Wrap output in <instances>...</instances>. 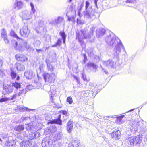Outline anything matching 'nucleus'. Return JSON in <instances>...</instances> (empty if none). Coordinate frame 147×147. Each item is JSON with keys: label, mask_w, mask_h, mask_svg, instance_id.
<instances>
[{"label": "nucleus", "mask_w": 147, "mask_h": 147, "mask_svg": "<svg viewBox=\"0 0 147 147\" xmlns=\"http://www.w3.org/2000/svg\"><path fill=\"white\" fill-rule=\"evenodd\" d=\"M105 41L107 45L111 47L115 46L114 49L115 52L114 55L117 57H119L122 49H123L125 51L124 47L120 39L118 38L117 39L115 36L111 34L107 36L105 38Z\"/></svg>", "instance_id": "obj_1"}, {"label": "nucleus", "mask_w": 147, "mask_h": 147, "mask_svg": "<svg viewBox=\"0 0 147 147\" xmlns=\"http://www.w3.org/2000/svg\"><path fill=\"white\" fill-rule=\"evenodd\" d=\"M95 29V28L92 27L90 28L89 32L87 28L81 29L80 31L76 32V38L78 39L79 42L81 44L83 42L84 39H89L91 38L93 34V31Z\"/></svg>", "instance_id": "obj_2"}, {"label": "nucleus", "mask_w": 147, "mask_h": 147, "mask_svg": "<svg viewBox=\"0 0 147 147\" xmlns=\"http://www.w3.org/2000/svg\"><path fill=\"white\" fill-rule=\"evenodd\" d=\"M14 47L16 50L21 52L23 51L25 48L28 51H32L34 50L29 45H27L26 42L21 39L20 40V43L18 45L17 42H15Z\"/></svg>", "instance_id": "obj_3"}, {"label": "nucleus", "mask_w": 147, "mask_h": 147, "mask_svg": "<svg viewBox=\"0 0 147 147\" xmlns=\"http://www.w3.org/2000/svg\"><path fill=\"white\" fill-rule=\"evenodd\" d=\"M127 140L131 146H139L142 141V138L141 135H137L136 136H129L128 137Z\"/></svg>", "instance_id": "obj_4"}, {"label": "nucleus", "mask_w": 147, "mask_h": 147, "mask_svg": "<svg viewBox=\"0 0 147 147\" xmlns=\"http://www.w3.org/2000/svg\"><path fill=\"white\" fill-rule=\"evenodd\" d=\"M43 76L45 81L50 83L54 82L57 78L56 75L53 73L51 74L45 73Z\"/></svg>", "instance_id": "obj_5"}, {"label": "nucleus", "mask_w": 147, "mask_h": 147, "mask_svg": "<svg viewBox=\"0 0 147 147\" xmlns=\"http://www.w3.org/2000/svg\"><path fill=\"white\" fill-rule=\"evenodd\" d=\"M20 35L24 37H27L30 33V30L28 28L27 24H25L20 30Z\"/></svg>", "instance_id": "obj_6"}, {"label": "nucleus", "mask_w": 147, "mask_h": 147, "mask_svg": "<svg viewBox=\"0 0 147 147\" xmlns=\"http://www.w3.org/2000/svg\"><path fill=\"white\" fill-rule=\"evenodd\" d=\"M94 12L92 10L91 7H90L88 9L86 10L84 12V17L86 18L91 19L95 18L94 15Z\"/></svg>", "instance_id": "obj_7"}, {"label": "nucleus", "mask_w": 147, "mask_h": 147, "mask_svg": "<svg viewBox=\"0 0 147 147\" xmlns=\"http://www.w3.org/2000/svg\"><path fill=\"white\" fill-rule=\"evenodd\" d=\"M102 63L104 66L109 68L113 67L115 64V63L113 60L110 59L103 61Z\"/></svg>", "instance_id": "obj_8"}, {"label": "nucleus", "mask_w": 147, "mask_h": 147, "mask_svg": "<svg viewBox=\"0 0 147 147\" xmlns=\"http://www.w3.org/2000/svg\"><path fill=\"white\" fill-rule=\"evenodd\" d=\"M15 111L16 112H24L27 111H33V109H29L27 107H25L22 106H19L16 107L15 109Z\"/></svg>", "instance_id": "obj_9"}, {"label": "nucleus", "mask_w": 147, "mask_h": 147, "mask_svg": "<svg viewBox=\"0 0 147 147\" xmlns=\"http://www.w3.org/2000/svg\"><path fill=\"white\" fill-rule=\"evenodd\" d=\"M13 88L12 85L3 86V92L5 94H9L13 91Z\"/></svg>", "instance_id": "obj_10"}, {"label": "nucleus", "mask_w": 147, "mask_h": 147, "mask_svg": "<svg viewBox=\"0 0 147 147\" xmlns=\"http://www.w3.org/2000/svg\"><path fill=\"white\" fill-rule=\"evenodd\" d=\"M1 35L5 43L8 44L9 43V41L8 38L7 32L4 28H3L1 30Z\"/></svg>", "instance_id": "obj_11"}, {"label": "nucleus", "mask_w": 147, "mask_h": 147, "mask_svg": "<svg viewBox=\"0 0 147 147\" xmlns=\"http://www.w3.org/2000/svg\"><path fill=\"white\" fill-rule=\"evenodd\" d=\"M16 59L18 61L21 62L26 61L28 60L27 57L23 55L17 54L15 55Z\"/></svg>", "instance_id": "obj_12"}, {"label": "nucleus", "mask_w": 147, "mask_h": 147, "mask_svg": "<svg viewBox=\"0 0 147 147\" xmlns=\"http://www.w3.org/2000/svg\"><path fill=\"white\" fill-rule=\"evenodd\" d=\"M5 145L7 147H14V146L16 145L15 144L14 141L12 138L9 137L6 142Z\"/></svg>", "instance_id": "obj_13"}, {"label": "nucleus", "mask_w": 147, "mask_h": 147, "mask_svg": "<svg viewBox=\"0 0 147 147\" xmlns=\"http://www.w3.org/2000/svg\"><path fill=\"white\" fill-rule=\"evenodd\" d=\"M50 138L47 136L44 138L42 141V145L43 147H48L49 146Z\"/></svg>", "instance_id": "obj_14"}, {"label": "nucleus", "mask_w": 147, "mask_h": 147, "mask_svg": "<svg viewBox=\"0 0 147 147\" xmlns=\"http://www.w3.org/2000/svg\"><path fill=\"white\" fill-rule=\"evenodd\" d=\"M30 12L26 10L24 11L22 13V18L26 20H28L30 19L32 14H31Z\"/></svg>", "instance_id": "obj_15"}, {"label": "nucleus", "mask_w": 147, "mask_h": 147, "mask_svg": "<svg viewBox=\"0 0 147 147\" xmlns=\"http://www.w3.org/2000/svg\"><path fill=\"white\" fill-rule=\"evenodd\" d=\"M105 30L102 28H100L97 29L96 31V35L97 37H100L105 34Z\"/></svg>", "instance_id": "obj_16"}, {"label": "nucleus", "mask_w": 147, "mask_h": 147, "mask_svg": "<svg viewBox=\"0 0 147 147\" xmlns=\"http://www.w3.org/2000/svg\"><path fill=\"white\" fill-rule=\"evenodd\" d=\"M24 76L28 79H31L34 76V74L31 70L27 71L24 73Z\"/></svg>", "instance_id": "obj_17"}, {"label": "nucleus", "mask_w": 147, "mask_h": 147, "mask_svg": "<svg viewBox=\"0 0 147 147\" xmlns=\"http://www.w3.org/2000/svg\"><path fill=\"white\" fill-rule=\"evenodd\" d=\"M17 96H18V94H14L11 97L7 98L6 97H3L0 99V102H6L9 100H12L16 98Z\"/></svg>", "instance_id": "obj_18"}, {"label": "nucleus", "mask_w": 147, "mask_h": 147, "mask_svg": "<svg viewBox=\"0 0 147 147\" xmlns=\"http://www.w3.org/2000/svg\"><path fill=\"white\" fill-rule=\"evenodd\" d=\"M80 141L78 139H75L69 144L68 147H78L80 144Z\"/></svg>", "instance_id": "obj_19"}, {"label": "nucleus", "mask_w": 147, "mask_h": 147, "mask_svg": "<svg viewBox=\"0 0 147 147\" xmlns=\"http://www.w3.org/2000/svg\"><path fill=\"white\" fill-rule=\"evenodd\" d=\"M111 135L113 138L118 140L119 139L120 136V132L119 130H117L111 133Z\"/></svg>", "instance_id": "obj_20"}, {"label": "nucleus", "mask_w": 147, "mask_h": 147, "mask_svg": "<svg viewBox=\"0 0 147 147\" xmlns=\"http://www.w3.org/2000/svg\"><path fill=\"white\" fill-rule=\"evenodd\" d=\"M61 115H59L57 119L51 120L48 123L49 124H57L60 125H61L62 121L60 120Z\"/></svg>", "instance_id": "obj_21"}, {"label": "nucleus", "mask_w": 147, "mask_h": 147, "mask_svg": "<svg viewBox=\"0 0 147 147\" xmlns=\"http://www.w3.org/2000/svg\"><path fill=\"white\" fill-rule=\"evenodd\" d=\"M73 123L70 121H68L67 126V130L68 133H70L72 130Z\"/></svg>", "instance_id": "obj_22"}, {"label": "nucleus", "mask_w": 147, "mask_h": 147, "mask_svg": "<svg viewBox=\"0 0 147 147\" xmlns=\"http://www.w3.org/2000/svg\"><path fill=\"white\" fill-rule=\"evenodd\" d=\"M16 69L19 71L24 70L25 69L24 66L22 64L19 63H16L15 65Z\"/></svg>", "instance_id": "obj_23"}, {"label": "nucleus", "mask_w": 147, "mask_h": 147, "mask_svg": "<svg viewBox=\"0 0 147 147\" xmlns=\"http://www.w3.org/2000/svg\"><path fill=\"white\" fill-rule=\"evenodd\" d=\"M31 144L30 141L29 140L24 141L20 143V145L22 147H29Z\"/></svg>", "instance_id": "obj_24"}, {"label": "nucleus", "mask_w": 147, "mask_h": 147, "mask_svg": "<svg viewBox=\"0 0 147 147\" xmlns=\"http://www.w3.org/2000/svg\"><path fill=\"white\" fill-rule=\"evenodd\" d=\"M131 124L132 127L134 128V130H136L139 126V122L137 120H135L131 122Z\"/></svg>", "instance_id": "obj_25"}, {"label": "nucleus", "mask_w": 147, "mask_h": 147, "mask_svg": "<svg viewBox=\"0 0 147 147\" xmlns=\"http://www.w3.org/2000/svg\"><path fill=\"white\" fill-rule=\"evenodd\" d=\"M14 7L15 8L19 9L22 7L23 3L20 0H18L15 3Z\"/></svg>", "instance_id": "obj_26"}, {"label": "nucleus", "mask_w": 147, "mask_h": 147, "mask_svg": "<svg viewBox=\"0 0 147 147\" xmlns=\"http://www.w3.org/2000/svg\"><path fill=\"white\" fill-rule=\"evenodd\" d=\"M46 62L47 63L48 70L51 71H53L54 69V68L51 64V63L49 62V61L47 60H46Z\"/></svg>", "instance_id": "obj_27"}, {"label": "nucleus", "mask_w": 147, "mask_h": 147, "mask_svg": "<svg viewBox=\"0 0 147 147\" xmlns=\"http://www.w3.org/2000/svg\"><path fill=\"white\" fill-rule=\"evenodd\" d=\"M24 125L22 124L16 126L14 128V130L18 132H21L23 131L24 129Z\"/></svg>", "instance_id": "obj_28"}, {"label": "nucleus", "mask_w": 147, "mask_h": 147, "mask_svg": "<svg viewBox=\"0 0 147 147\" xmlns=\"http://www.w3.org/2000/svg\"><path fill=\"white\" fill-rule=\"evenodd\" d=\"M124 115H122L117 117V120L116 121V123L119 124L123 123H124V121L123 120L122 118L124 117Z\"/></svg>", "instance_id": "obj_29"}, {"label": "nucleus", "mask_w": 147, "mask_h": 147, "mask_svg": "<svg viewBox=\"0 0 147 147\" xmlns=\"http://www.w3.org/2000/svg\"><path fill=\"white\" fill-rule=\"evenodd\" d=\"M63 20V18L62 17H59L57 19H55L53 20L54 23L58 24L61 23L62 22Z\"/></svg>", "instance_id": "obj_30"}, {"label": "nucleus", "mask_w": 147, "mask_h": 147, "mask_svg": "<svg viewBox=\"0 0 147 147\" xmlns=\"http://www.w3.org/2000/svg\"><path fill=\"white\" fill-rule=\"evenodd\" d=\"M62 134L61 133H58L56 134L54 136V139L57 140H60L62 138Z\"/></svg>", "instance_id": "obj_31"}, {"label": "nucleus", "mask_w": 147, "mask_h": 147, "mask_svg": "<svg viewBox=\"0 0 147 147\" xmlns=\"http://www.w3.org/2000/svg\"><path fill=\"white\" fill-rule=\"evenodd\" d=\"M93 49L92 48L89 47L87 50V52L88 55L91 56L93 54Z\"/></svg>", "instance_id": "obj_32"}, {"label": "nucleus", "mask_w": 147, "mask_h": 147, "mask_svg": "<svg viewBox=\"0 0 147 147\" xmlns=\"http://www.w3.org/2000/svg\"><path fill=\"white\" fill-rule=\"evenodd\" d=\"M28 91L27 90H26L25 89H24L22 90H20L19 93L18 94V96H22L23 94H26L27 92Z\"/></svg>", "instance_id": "obj_33"}, {"label": "nucleus", "mask_w": 147, "mask_h": 147, "mask_svg": "<svg viewBox=\"0 0 147 147\" xmlns=\"http://www.w3.org/2000/svg\"><path fill=\"white\" fill-rule=\"evenodd\" d=\"M60 34L62 36V38L63 40V43L65 44V39L66 36L65 32H63L61 31L60 32Z\"/></svg>", "instance_id": "obj_34"}, {"label": "nucleus", "mask_w": 147, "mask_h": 147, "mask_svg": "<svg viewBox=\"0 0 147 147\" xmlns=\"http://www.w3.org/2000/svg\"><path fill=\"white\" fill-rule=\"evenodd\" d=\"M56 128L52 125H51L50 126L49 129H48V130H49L50 132L52 133L55 132L56 131Z\"/></svg>", "instance_id": "obj_35"}, {"label": "nucleus", "mask_w": 147, "mask_h": 147, "mask_svg": "<svg viewBox=\"0 0 147 147\" xmlns=\"http://www.w3.org/2000/svg\"><path fill=\"white\" fill-rule=\"evenodd\" d=\"M61 44V39H59L57 42L55 44L53 45L52 47H56L57 46H60Z\"/></svg>", "instance_id": "obj_36"}, {"label": "nucleus", "mask_w": 147, "mask_h": 147, "mask_svg": "<svg viewBox=\"0 0 147 147\" xmlns=\"http://www.w3.org/2000/svg\"><path fill=\"white\" fill-rule=\"evenodd\" d=\"M13 87L14 86L16 89H18L20 87V83H19L17 82H15V83L12 84Z\"/></svg>", "instance_id": "obj_37"}, {"label": "nucleus", "mask_w": 147, "mask_h": 147, "mask_svg": "<svg viewBox=\"0 0 147 147\" xmlns=\"http://www.w3.org/2000/svg\"><path fill=\"white\" fill-rule=\"evenodd\" d=\"M10 36L16 38L17 39L19 38V37H18V36L15 33L13 30H11V31L10 33Z\"/></svg>", "instance_id": "obj_38"}, {"label": "nucleus", "mask_w": 147, "mask_h": 147, "mask_svg": "<svg viewBox=\"0 0 147 147\" xmlns=\"http://www.w3.org/2000/svg\"><path fill=\"white\" fill-rule=\"evenodd\" d=\"M69 12H67L66 13V16L68 18V20L70 21L71 18H74L75 15H69Z\"/></svg>", "instance_id": "obj_39"}, {"label": "nucleus", "mask_w": 147, "mask_h": 147, "mask_svg": "<svg viewBox=\"0 0 147 147\" xmlns=\"http://www.w3.org/2000/svg\"><path fill=\"white\" fill-rule=\"evenodd\" d=\"M30 5L31 7V14H32V15H33L35 13V10L34 9V5L32 3H30Z\"/></svg>", "instance_id": "obj_40"}, {"label": "nucleus", "mask_w": 147, "mask_h": 147, "mask_svg": "<svg viewBox=\"0 0 147 147\" xmlns=\"http://www.w3.org/2000/svg\"><path fill=\"white\" fill-rule=\"evenodd\" d=\"M136 0H127L126 1V3H129L131 4L136 3Z\"/></svg>", "instance_id": "obj_41"}, {"label": "nucleus", "mask_w": 147, "mask_h": 147, "mask_svg": "<svg viewBox=\"0 0 147 147\" xmlns=\"http://www.w3.org/2000/svg\"><path fill=\"white\" fill-rule=\"evenodd\" d=\"M49 94H50L51 96V98L53 97L54 96H55V94H56V91L55 90H53V91L51 90L49 92Z\"/></svg>", "instance_id": "obj_42"}, {"label": "nucleus", "mask_w": 147, "mask_h": 147, "mask_svg": "<svg viewBox=\"0 0 147 147\" xmlns=\"http://www.w3.org/2000/svg\"><path fill=\"white\" fill-rule=\"evenodd\" d=\"M94 64L93 63L89 62L87 64V65L88 68L91 69H92Z\"/></svg>", "instance_id": "obj_43"}, {"label": "nucleus", "mask_w": 147, "mask_h": 147, "mask_svg": "<svg viewBox=\"0 0 147 147\" xmlns=\"http://www.w3.org/2000/svg\"><path fill=\"white\" fill-rule=\"evenodd\" d=\"M33 134L35 138L36 139L38 138L40 136V133L38 132H36Z\"/></svg>", "instance_id": "obj_44"}, {"label": "nucleus", "mask_w": 147, "mask_h": 147, "mask_svg": "<svg viewBox=\"0 0 147 147\" xmlns=\"http://www.w3.org/2000/svg\"><path fill=\"white\" fill-rule=\"evenodd\" d=\"M67 101L70 104H71L73 102V100L72 98L69 97L67 98Z\"/></svg>", "instance_id": "obj_45"}, {"label": "nucleus", "mask_w": 147, "mask_h": 147, "mask_svg": "<svg viewBox=\"0 0 147 147\" xmlns=\"http://www.w3.org/2000/svg\"><path fill=\"white\" fill-rule=\"evenodd\" d=\"M77 22L78 24H83L84 23V20H81L80 18H78Z\"/></svg>", "instance_id": "obj_46"}, {"label": "nucleus", "mask_w": 147, "mask_h": 147, "mask_svg": "<svg viewBox=\"0 0 147 147\" xmlns=\"http://www.w3.org/2000/svg\"><path fill=\"white\" fill-rule=\"evenodd\" d=\"M33 88V86L32 85H28L27 86L26 88V90H31Z\"/></svg>", "instance_id": "obj_47"}, {"label": "nucleus", "mask_w": 147, "mask_h": 147, "mask_svg": "<svg viewBox=\"0 0 147 147\" xmlns=\"http://www.w3.org/2000/svg\"><path fill=\"white\" fill-rule=\"evenodd\" d=\"M85 9L86 10L88 9V7L90 5V3L88 1H86L85 3Z\"/></svg>", "instance_id": "obj_48"}, {"label": "nucleus", "mask_w": 147, "mask_h": 147, "mask_svg": "<svg viewBox=\"0 0 147 147\" xmlns=\"http://www.w3.org/2000/svg\"><path fill=\"white\" fill-rule=\"evenodd\" d=\"M11 74L12 78H14L16 76V73L13 71L11 72Z\"/></svg>", "instance_id": "obj_49"}, {"label": "nucleus", "mask_w": 147, "mask_h": 147, "mask_svg": "<svg viewBox=\"0 0 147 147\" xmlns=\"http://www.w3.org/2000/svg\"><path fill=\"white\" fill-rule=\"evenodd\" d=\"M82 77L83 80L84 81H87V80L86 78V76L84 73H82Z\"/></svg>", "instance_id": "obj_50"}, {"label": "nucleus", "mask_w": 147, "mask_h": 147, "mask_svg": "<svg viewBox=\"0 0 147 147\" xmlns=\"http://www.w3.org/2000/svg\"><path fill=\"white\" fill-rule=\"evenodd\" d=\"M97 67L98 66L94 64V65H93V67L92 68V69H93V70L94 72H95L96 71Z\"/></svg>", "instance_id": "obj_51"}, {"label": "nucleus", "mask_w": 147, "mask_h": 147, "mask_svg": "<svg viewBox=\"0 0 147 147\" xmlns=\"http://www.w3.org/2000/svg\"><path fill=\"white\" fill-rule=\"evenodd\" d=\"M29 137V139H30V141L32 139L35 138L34 136L33 135V134H30Z\"/></svg>", "instance_id": "obj_52"}, {"label": "nucleus", "mask_w": 147, "mask_h": 147, "mask_svg": "<svg viewBox=\"0 0 147 147\" xmlns=\"http://www.w3.org/2000/svg\"><path fill=\"white\" fill-rule=\"evenodd\" d=\"M74 79H75L77 81V82L78 83V84H80V81L79 80V78L78 77L76 76H74Z\"/></svg>", "instance_id": "obj_53"}, {"label": "nucleus", "mask_w": 147, "mask_h": 147, "mask_svg": "<svg viewBox=\"0 0 147 147\" xmlns=\"http://www.w3.org/2000/svg\"><path fill=\"white\" fill-rule=\"evenodd\" d=\"M4 75L3 72L0 69V76L2 77Z\"/></svg>", "instance_id": "obj_54"}, {"label": "nucleus", "mask_w": 147, "mask_h": 147, "mask_svg": "<svg viewBox=\"0 0 147 147\" xmlns=\"http://www.w3.org/2000/svg\"><path fill=\"white\" fill-rule=\"evenodd\" d=\"M3 63V61L0 58V67L2 66Z\"/></svg>", "instance_id": "obj_55"}, {"label": "nucleus", "mask_w": 147, "mask_h": 147, "mask_svg": "<svg viewBox=\"0 0 147 147\" xmlns=\"http://www.w3.org/2000/svg\"><path fill=\"white\" fill-rule=\"evenodd\" d=\"M101 68L102 69V70L104 71V72L106 74H108V72L106 70H105L104 69L102 68V66H101Z\"/></svg>", "instance_id": "obj_56"}, {"label": "nucleus", "mask_w": 147, "mask_h": 147, "mask_svg": "<svg viewBox=\"0 0 147 147\" xmlns=\"http://www.w3.org/2000/svg\"><path fill=\"white\" fill-rule=\"evenodd\" d=\"M82 7H81L79 9L78 13V15L79 16V17H81V16L80 15V10L81 9Z\"/></svg>", "instance_id": "obj_57"}, {"label": "nucleus", "mask_w": 147, "mask_h": 147, "mask_svg": "<svg viewBox=\"0 0 147 147\" xmlns=\"http://www.w3.org/2000/svg\"><path fill=\"white\" fill-rule=\"evenodd\" d=\"M7 135L6 134H2L1 137L3 138H6L7 137Z\"/></svg>", "instance_id": "obj_58"}, {"label": "nucleus", "mask_w": 147, "mask_h": 147, "mask_svg": "<svg viewBox=\"0 0 147 147\" xmlns=\"http://www.w3.org/2000/svg\"><path fill=\"white\" fill-rule=\"evenodd\" d=\"M98 0H94V3L95 5V6L97 7V2Z\"/></svg>", "instance_id": "obj_59"}, {"label": "nucleus", "mask_w": 147, "mask_h": 147, "mask_svg": "<svg viewBox=\"0 0 147 147\" xmlns=\"http://www.w3.org/2000/svg\"><path fill=\"white\" fill-rule=\"evenodd\" d=\"M62 113L64 115H66L67 114V112L66 111H62Z\"/></svg>", "instance_id": "obj_60"}, {"label": "nucleus", "mask_w": 147, "mask_h": 147, "mask_svg": "<svg viewBox=\"0 0 147 147\" xmlns=\"http://www.w3.org/2000/svg\"><path fill=\"white\" fill-rule=\"evenodd\" d=\"M36 43L40 45V42L39 40H38L36 41Z\"/></svg>", "instance_id": "obj_61"}, {"label": "nucleus", "mask_w": 147, "mask_h": 147, "mask_svg": "<svg viewBox=\"0 0 147 147\" xmlns=\"http://www.w3.org/2000/svg\"><path fill=\"white\" fill-rule=\"evenodd\" d=\"M26 129L28 130H29L31 129V127H30L29 126H28V127H26Z\"/></svg>", "instance_id": "obj_62"}, {"label": "nucleus", "mask_w": 147, "mask_h": 147, "mask_svg": "<svg viewBox=\"0 0 147 147\" xmlns=\"http://www.w3.org/2000/svg\"><path fill=\"white\" fill-rule=\"evenodd\" d=\"M84 60L85 61L86 59V55H85V54H84Z\"/></svg>", "instance_id": "obj_63"}, {"label": "nucleus", "mask_w": 147, "mask_h": 147, "mask_svg": "<svg viewBox=\"0 0 147 147\" xmlns=\"http://www.w3.org/2000/svg\"><path fill=\"white\" fill-rule=\"evenodd\" d=\"M134 109H131V110H129V111H128L127 112H131V111H133V110H134Z\"/></svg>", "instance_id": "obj_64"}]
</instances>
